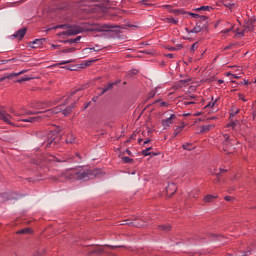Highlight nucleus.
Listing matches in <instances>:
<instances>
[{
  "instance_id": "052dcab7",
  "label": "nucleus",
  "mask_w": 256,
  "mask_h": 256,
  "mask_svg": "<svg viewBox=\"0 0 256 256\" xmlns=\"http://www.w3.org/2000/svg\"><path fill=\"white\" fill-rule=\"evenodd\" d=\"M231 31V29H226L224 31H222V33H229Z\"/></svg>"
},
{
  "instance_id": "7ed1b4c3",
  "label": "nucleus",
  "mask_w": 256,
  "mask_h": 256,
  "mask_svg": "<svg viewBox=\"0 0 256 256\" xmlns=\"http://www.w3.org/2000/svg\"><path fill=\"white\" fill-rule=\"evenodd\" d=\"M223 139H224V147L223 151L226 153H233V149H235V146L237 144V141L234 139H231V136L229 134H223Z\"/></svg>"
},
{
  "instance_id": "3c124183",
  "label": "nucleus",
  "mask_w": 256,
  "mask_h": 256,
  "mask_svg": "<svg viewBox=\"0 0 256 256\" xmlns=\"http://www.w3.org/2000/svg\"><path fill=\"white\" fill-rule=\"evenodd\" d=\"M59 47H60L59 45H55V44L51 45V49H59Z\"/></svg>"
},
{
  "instance_id": "58836bf2",
  "label": "nucleus",
  "mask_w": 256,
  "mask_h": 256,
  "mask_svg": "<svg viewBox=\"0 0 256 256\" xmlns=\"http://www.w3.org/2000/svg\"><path fill=\"white\" fill-rule=\"evenodd\" d=\"M182 149H184V151H191V148H189V143L183 144Z\"/></svg>"
},
{
  "instance_id": "f3484780",
  "label": "nucleus",
  "mask_w": 256,
  "mask_h": 256,
  "mask_svg": "<svg viewBox=\"0 0 256 256\" xmlns=\"http://www.w3.org/2000/svg\"><path fill=\"white\" fill-rule=\"evenodd\" d=\"M151 149H153V148L148 147V148L142 150V155H144V157H149V155H153L155 157L157 155V153L151 152Z\"/></svg>"
},
{
  "instance_id": "338daca9",
  "label": "nucleus",
  "mask_w": 256,
  "mask_h": 256,
  "mask_svg": "<svg viewBox=\"0 0 256 256\" xmlns=\"http://www.w3.org/2000/svg\"><path fill=\"white\" fill-rule=\"evenodd\" d=\"M238 35H245V32H238Z\"/></svg>"
},
{
  "instance_id": "0e129e2a",
  "label": "nucleus",
  "mask_w": 256,
  "mask_h": 256,
  "mask_svg": "<svg viewBox=\"0 0 256 256\" xmlns=\"http://www.w3.org/2000/svg\"><path fill=\"white\" fill-rule=\"evenodd\" d=\"M163 107H167V102H162Z\"/></svg>"
},
{
  "instance_id": "4be33fe9",
  "label": "nucleus",
  "mask_w": 256,
  "mask_h": 256,
  "mask_svg": "<svg viewBox=\"0 0 256 256\" xmlns=\"http://www.w3.org/2000/svg\"><path fill=\"white\" fill-rule=\"evenodd\" d=\"M109 89H113V83H109L107 86H104L102 88L101 95H103L104 93H107V91H109Z\"/></svg>"
},
{
  "instance_id": "dca6fc26",
  "label": "nucleus",
  "mask_w": 256,
  "mask_h": 256,
  "mask_svg": "<svg viewBox=\"0 0 256 256\" xmlns=\"http://www.w3.org/2000/svg\"><path fill=\"white\" fill-rule=\"evenodd\" d=\"M178 105L179 106H184V107H187L188 105H195V102L194 101H189V100H187V98H185L184 100H182V101H179L178 102Z\"/></svg>"
},
{
  "instance_id": "0eeeda50",
  "label": "nucleus",
  "mask_w": 256,
  "mask_h": 256,
  "mask_svg": "<svg viewBox=\"0 0 256 256\" xmlns=\"http://www.w3.org/2000/svg\"><path fill=\"white\" fill-rule=\"evenodd\" d=\"M27 34V28H21L18 31H16L14 34L10 36L11 39H17V41H21L23 37Z\"/></svg>"
},
{
  "instance_id": "4d7b16f0",
  "label": "nucleus",
  "mask_w": 256,
  "mask_h": 256,
  "mask_svg": "<svg viewBox=\"0 0 256 256\" xmlns=\"http://www.w3.org/2000/svg\"><path fill=\"white\" fill-rule=\"evenodd\" d=\"M218 83H219V85H222V83H225V81H223L222 79H219Z\"/></svg>"
},
{
  "instance_id": "f257e3e1",
  "label": "nucleus",
  "mask_w": 256,
  "mask_h": 256,
  "mask_svg": "<svg viewBox=\"0 0 256 256\" xmlns=\"http://www.w3.org/2000/svg\"><path fill=\"white\" fill-rule=\"evenodd\" d=\"M73 95H75V92H72L70 96H68L64 101V103L61 104L60 106L55 107L53 109L46 110L44 112L43 117H51V115L53 114L57 115V113H62L64 117H67V115H70L73 109H75V103H76V101L73 100Z\"/></svg>"
},
{
  "instance_id": "37998d69",
  "label": "nucleus",
  "mask_w": 256,
  "mask_h": 256,
  "mask_svg": "<svg viewBox=\"0 0 256 256\" xmlns=\"http://www.w3.org/2000/svg\"><path fill=\"white\" fill-rule=\"evenodd\" d=\"M64 43H69L70 45H73V43H75V40L74 39L64 40Z\"/></svg>"
},
{
  "instance_id": "2eb2a0df",
  "label": "nucleus",
  "mask_w": 256,
  "mask_h": 256,
  "mask_svg": "<svg viewBox=\"0 0 256 256\" xmlns=\"http://www.w3.org/2000/svg\"><path fill=\"white\" fill-rule=\"evenodd\" d=\"M53 143H57V141H55V138H53V132H50L48 134V141H47L46 147H51Z\"/></svg>"
},
{
  "instance_id": "e433bc0d",
  "label": "nucleus",
  "mask_w": 256,
  "mask_h": 256,
  "mask_svg": "<svg viewBox=\"0 0 256 256\" xmlns=\"http://www.w3.org/2000/svg\"><path fill=\"white\" fill-rule=\"evenodd\" d=\"M23 73H27V70H22L18 73L11 74L10 77H17L18 75H23Z\"/></svg>"
},
{
  "instance_id": "c03bdc74",
  "label": "nucleus",
  "mask_w": 256,
  "mask_h": 256,
  "mask_svg": "<svg viewBox=\"0 0 256 256\" xmlns=\"http://www.w3.org/2000/svg\"><path fill=\"white\" fill-rule=\"evenodd\" d=\"M198 19H200V21H207V16L199 15Z\"/></svg>"
},
{
  "instance_id": "72a5a7b5",
  "label": "nucleus",
  "mask_w": 256,
  "mask_h": 256,
  "mask_svg": "<svg viewBox=\"0 0 256 256\" xmlns=\"http://www.w3.org/2000/svg\"><path fill=\"white\" fill-rule=\"evenodd\" d=\"M181 131H183V128H182V127L176 128L175 131H174V133H173L174 137H177V135H179V133H180Z\"/></svg>"
},
{
  "instance_id": "6e6d98bb",
  "label": "nucleus",
  "mask_w": 256,
  "mask_h": 256,
  "mask_svg": "<svg viewBox=\"0 0 256 256\" xmlns=\"http://www.w3.org/2000/svg\"><path fill=\"white\" fill-rule=\"evenodd\" d=\"M231 200V196H225V201H230Z\"/></svg>"
},
{
  "instance_id": "c9c22d12",
  "label": "nucleus",
  "mask_w": 256,
  "mask_h": 256,
  "mask_svg": "<svg viewBox=\"0 0 256 256\" xmlns=\"http://www.w3.org/2000/svg\"><path fill=\"white\" fill-rule=\"evenodd\" d=\"M225 171H227V170L220 168L219 172H217V170H214L212 172V175H220V173H225Z\"/></svg>"
},
{
  "instance_id": "f8f14e48",
  "label": "nucleus",
  "mask_w": 256,
  "mask_h": 256,
  "mask_svg": "<svg viewBox=\"0 0 256 256\" xmlns=\"http://www.w3.org/2000/svg\"><path fill=\"white\" fill-rule=\"evenodd\" d=\"M211 129H215V124L203 125L200 128V134L209 133V131H211Z\"/></svg>"
},
{
  "instance_id": "bb28decb",
  "label": "nucleus",
  "mask_w": 256,
  "mask_h": 256,
  "mask_svg": "<svg viewBox=\"0 0 256 256\" xmlns=\"http://www.w3.org/2000/svg\"><path fill=\"white\" fill-rule=\"evenodd\" d=\"M252 117H253V120L255 121V119H256V100L252 106Z\"/></svg>"
},
{
  "instance_id": "69168bd1",
  "label": "nucleus",
  "mask_w": 256,
  "mask_h": 256,
  "mask_svg": "<svg viewBox=\"0 0 256 256\" xmlns=\"http://www.w3.org/2000/svg\"><path fill=\"white\" fill-rule=\"evenodd\" d=\"M194 115H195V117H199V115H201V113H200V112H197V113H195Z\"/></svg>"
},
{
  "instance_id": "5701e85b",
  "label": "nucleus",
  "mask_w": 256,
  "mask_h": 256,
  "mask_svg": "<svg viewBox=\"0 0 256 256\" xmlns=\"http://www.w3.org/2000/svg\"><path fill=\"white\" fill-rule=\"evenodd\" d=\"M115 26H109L108 24H104L101 26L100 31H109V29H114Z\"/></svg>"
},
{
  "instance_id": "c85d7f7f",
  "label": "nucleus",
  "mask_w": 256,
  "mask_h": 256,
  "mask_svg": "<svg viewBox=\"0 0 256 256\" xmlns=\"http://www.w3.org/2000/svg\"><path fill=\"white\" fill-rule=\"evenodd\" d=\"M226 127L235 129V127H237V121L230 122L229 124L226 125Z\"/></svg>"
},
{
  "instance_id": "412c9836",
  "label": "nucleus",
  "mask_w": 256,
  "mask_h": 256,
  "mask_svg": "<svg viewBox=\"0 0 256 256\" xmlns=\"http://www.w3.org/2000/svg\"><path fill=\"white\" fill-rule=\"evenodd\" d=\"M197 49H199V42H195L192 44V46L190 48V53L193 55V53H195V51H197Z\"/></svg>"
},
{
  "instance_id": "473e14b6",
  "label": "nucleus",
  "mask_w": 256,
  "mask_h": 256,
  "mask_svg": "<svg viewBox=\"0 0 256 256\" xmlns=\"http://www.w3.org/2000/svg\"><path fill=\"white\" fill-rule=\"evenodd\" d=\"M174 13H176L177 15H185V13L187 12H185V10L183 9H176L174 10Z\"/></svg>"
},
{
  "instance_id": "49530a36",
  "label": "nucleus",
  "mask_w": 256,
  "mask_h": 256,
  "mask_svg": "<svg viewBox=\"0 0 256 256\" xmlns=\"http://www.w3.org/2000/svg\"><path fill=\"white\" fill-rule=\"evenodd\" d=\"M239 85H249V80H243Z\"/></svg>"
},
{
  "instance_id": "a19ab883",
  "label": "nucleus",
  "mask_w": 256,
  "mask_h": 256,
  "mask_svg": "<svg viewBox=\"0 0 256 256\" xmlns=\"http://www.w3.org/2000/svg\"><path fill=\"white\" fill-rule=\"evenodd\" d=\"M238 97H239V99H240L241 101H243L244 103H247V99L245 98V95L239 94Z\"/></svg>"
},
{
  "instance_id": "1a4fd4ad",
  "label": "nucleus",
  "mask_w": 256,
  "mask_h": 256,
  "mask_svg": "<svg viewBox=\"0 0 256 256\" xmlns=\"http://www.w3.org/2000/svg\"><path fill=\"white\" fill-rule=\"evenodd\" d=\"M251 253H253V248L248 247L246 250H239L238 252L230 254L229 256H249Z\"/></svg>"
},
{
  "instance_id": "2f4dec72",
  "label": "nucleus",
  "mask_w": 256,
  "mask_h": 256,
  "mask_svg": "<svg viewBox=\"0 0 256 256\" xmlns=\"http://www.w3.org/2000/svg\"><path fill=\"white\" fill-rule=\"evenodd\" d=\"M239 111V109L232 110V112L230 113V119H233L235 115L239 114Z\"/></svg>"
},
{
  "instance_id": "79ce46f5",
  "label": "nucleus",
  "mask_w": 256,
  "mask_h": 256,
  "mask_svg": "<svg viewBox=\"0 0 256 256\" xmlns=\"http://www.w3.org/2000/svg\"><path fill=\"white\" fill-rule=\"evenodd\" d=\"M68 63H73V60L61 61V62L59 63V65H67Z\"/></svg>"
},
{
  "instance_id": "603ef678",
  "label": "nucleus",
  "mask_w": 256,
  "mask_h": 256,
  "mask_svg": "<svg viewBox=\"0 0 256 256\" xmlns=\"http://www.w3.org/2000/svg\"><path fill=\"white\" fill-rule=\"evenodd\" d=\"M168 51H177V48H175V47H168Z\"/></svg>"
},
{
  "instance_id": "4468645a",
  "label": "nucleus",
  "mask_w": 256,
  "mask_h": 256,
  "mask_svg": "<svg viewBox=\"0 0 256 256\" xmlns=\"http://www.w3.org/2000/svg\"><path fill=\"white\" fill-rule=\"evenodd\" d=\"M44 42H45V38L35 39L33 41L34 49H37V48L41 47V45H43Z\"/></svg>"
},
{
  "instance_id": "09e8293b",
  "label": "nucleus",
  "mask_w": 256,
  "mask_h": 256,
  "mask_svg": "<svg viewBox=\"0 0 256 256\" xmlns=\"http://www.w3.org/2000/svg\"><path fill=\"white\" fill-rule=\"evenodd\" d=\"M165 57H168L169 59H173V57H175V55L169 53V54H165Z\"/></svg>"
},
{
  "instance_id": "9b49d317",
  "label": "nucleus",
  "mask_w": 256,
  "mask_h": 256,
  "mask_svg": "<svg viewBox=\"0 0 256 256\" xmlns=\"http://www.w3.org/2000/svg\"><path fill=\"white\" fill-rule=\"evenodd\" d=\"M203 26L201 22L196 23L193 29L185 28L186 33H201Z\"/></svg>"
},
{
  "instance_id": "680f3d73",
  "label": "nucleus",
  "mask_w": 256,
  "mask_h": 256,
  "mask_svg": "<svg viewBox=\"0 0 256 256\" xmlns=\"http://www.w3.org/2000/svg\"><path fill=\"white\" fill-rule=\"evenodd\" d=\"M232 77H233L234 79H239V76H237V75H235V74H233Z\"/></svg>"
},
{
  "instance_id": "a18cd8bd",
  "label": "nucleus",
  "mask_w": 256,
  "mask_h": 256,
  "mask_svg": "<svg viewBox=\"0 0 256 256\" xmlns=\"http://www.w3.org/2000/svg\"><path fill=\"white\" fill-rule=\"evenodd\" d=\"M51 29H63V25H56L53 28H49L48 31H51Z\"/></svg>"
},
{
  "instance_id": "cd10ccee",
  "label": "nucleus",
  "mask_w": 256,
  "mask_h": 256,
  "mask_svg": "<svg viewBox=\"0 0 256 256\" xmlns=\"http://www.w3.org/2000/svg\"><path fill=\"white\" fill-rule=\"evenodd\" d=\"M27 233H31V229L25 228V229H22V230H19V231H18V234H19V235H25V234H27Z\"/></svg>"
},
{
  "instance_id": "b1692460",
  "label": "nucleus",
  "mask_w": 256,
  "mask_h": 256,
  "mask_svg": "<svg viewBox=\"0 0 256 256\" xmlns=\"http://www.w3.org/2000/svg\"><path fill=\"white\" fill-rule=\"evenodd\" d=\"M167 23H171V25H177V23H179V20L175 19V18H167L166 19Z\"/></svg>"
},
{
  "instance_id": "aec40b11",
  "label": "nucleus",
  "mask_w": 256,
  "mask_h": 256,
  "mask_svg": "<svg viewBox=\"0 0 256 256\" xmlns=\"http://www.w3.org/2000/svg\"><path fill=\"white\" fill-rule=\"evenodd\" d=\"M214 199H217V196H215V195H206L204 197L205 203H211Z\"/></svg>"
},
{
  "instance_id": "a211bd4d",
  "label": "nucleus",
  "mask_w": 256,
  "mask_h": 256,
  "mask_svg": "<svg viewBox=\"0 0 256 256\" xmlns=\"http://www.w3.org/2000/svg\"><path fill=\"white\" fill-rule=\"evenodd\" d=\"M217 101H219V98H211V102H209L206 106H205V109H213V107L215 106V105H217Z\"/></svg>"
},
{
  "instance_id": "bf43d9fd",
  "label": "nucleus",
  "mask_w": 256,
  "mask_h": 256,
  "mask_svg": "<svg viewBox=\"0 0 256 256\" xmlns=\"http://www.w3.org/2000/svg\"><path fill=\"white\" fill-rule=\"evenodd\" d=\"M150 142H151V140L147 139V140L144 141V145H147V143H150Z\"/></svg>"
},
{
  "instance_id": "5fc2aeb1",
  "label": "nucleus",
  "mask_w": 256,
  "mask_h": 256,
  "mask_svg": "<svg viewBox=\"0 0 256 256\" xmlns=\"http://www.w3.org/2000/svg\"><path fill=\"white\" fill-rule=\"evenodd\" d=\"M149 97H150V98H151V97H155V92H153V91L150 92V93H149Z\"/></svg>"
},
{
  "instance_id": "de8ad7c7",
  "label": "nucleus",
  "mask_w": 256,
  "mask_h": 256,
  "mask_svg": "<svg viewBox=\"0 0 256 256\" xmlns=\"http://www.w3.org/2000/svg\"><path fill=\"white\" fill-rule=\"evenodd\" d=\"M81 41V36L74 38V43H79Z\"/></svg>"
},
{
  "instance_id": "f03ea898",
  "label": "nucleus",
  "mask_w": 256,
  "mask_h": 256,
  "mask_svg": "<svg viewBox=\"0 0 256 256\" xmlns=\"http://www.w3.org/2000/svg\"><path fill=\"white\" fill-rule=\"evenodd\" d=\"M92 175L91 170L83 167L70 169L66 172L67 179H75L76 181H87Z\"/></svg>"
},
{
  "instance_id": "c756f323",
  "label": "nucleus",
  "mask_w": 256,
  "mask_h": 256,
  "mask_svg": "<svg viewBox=\"0 0 256 256\" xmlns=\"http://www.w3.org/2000/svg\"><path fill=\"white\" fill-rule=\"evenodd\" d=\"M122 161L124 163H131L133 161V158H130L129 156L122 157Z\"/></svg>"
},
{
  "instance_id": "423d86ee",
  "label": "nucleus",
  "mask_w": 256,
  "mask_h": 256,
  "mask_svg": "<svg viewBox=\"0 0 256 256\" xmlns=\"http://www.w3.org/2000/svg\"><path fill=\"white\" fill-rule=\"evenodd\" d=\"M83 158L81 157V154L75 153V155H70L66 160H57L59 163H65L67 161L68 163H81Z\"/></svg>"
},
{
  "instance_id": "774afa93",
  "label": "nucleus",
  "mask_w": 256,
  "mask_h": 256,
  "mask_svg": "<svg viewBox=\"0 0 256 256\" xmlns=\"http://www.w3.org/2000/svg\"><path fill=\"white\" fill-rule=\"evenodd\" d=\"M230 75L233 76V74H231V72H228L227 77H230Z\"/></svg>"
},
{
  "instance_id": "6ab92c4d",
  "label": "nucleus",
  "mask_w": 256,
  "mask_h": 256,
  "mask_svg": "<svg viewBox=\"0 0 256 256\" xmlns=\"http://www.w3.org/2000/svg\"><path fill=\"white\" fill-rule=\"evenodd\" d=\"M189 198H190V199H199V190H193V191L189 194Z\"/></svg>"
},
{
  "instance_id": "ea45409f",
  "label": "nucleus",
  "mask_w": 256,
  "mask_h": 256,
  "mask_svg": "<svg viewBox=\"0 0 256 256\" xmlns=\"http://www.w3.org/2000/svg\"><path fill=\"white\" fill-rule=\"evenodd\" d=\"M188 15H190L194 19H199V14H197V13L189 12Z\"/></svg>"
},
{
  "instance_id": "13d9d810",
  "label": "nucleus",
  "mask_w": 256,
  "mask_h": 256,
  "mask_svg": "<svg viewBox=\"0 0 256 256\" xmlns=\"http://www.w3.org/2000/svg\"><path fill=\"white\" fill-rule=\"evenodd\" d=\"M131 73H133V75L137 74V70H133L131 72H129V75H131Z\"/></svg>"
},
{
  "instance_id": "9d476101",
  "label": "nucleus",
  "mask_w": 256,
  "mask_h": 256,
  "mask_svg": "<svg viewBox=\"0 0 256 256\" xmlns=\"http://www.w3.org/2000/svg\"><path fill=\"white\" fill-rule=\"evenodd\" d=\"M177 192V185L173 182L168 183L167 187H166V193L167 195H175V193Z\"/></svg>"
},
{
  "instance_id": "e2e57ef3",
  "label": "nucleus",
  "mask_w": 256,
  "mask_h": 256,
  "mask_svg": "<svg viewBox=\"0 0 256 256\" xmlns=\"http://www.w3.org/2000/svg\"><path fill=\"white\" fill-rule=\"evenodd\" d=\"M194 11H197V12L201 11V7L195 8Z\"/></svg>"
},
{
  "instance_id": "ddd939ff",
  "label": "nucleus",
  "mask_w": 256,
  "mask_h": 256,
  "mask_svg": "<svg viewBox=\"0 0 256 256\" xmlns=\"http://www.w3.org/2000/svg\"><path fill=\"white\" fill-rule=\"evenodd\" d=\"M41 119V116H36V117H30L27 119H21L20 121H22L23 123H37V121H39Z\"/></svg>"
},
{
  "instance_id": "39448f33",
  "label": "nucleus",
  "mask_w": 256,
  "mask_h": 256,
  "mask_svg": "<svg viewBox=\"0 0 256 256\" xmlns=\"http://www.w3.org/2000/svg\"><path fill=\"white\" fill-rule=\"evenodd\" d=\"M10 113L14 117H23V115H39L41 112H35V111H27L25 109H21L20 111H16L13 108H10Z\"/></svg>"
},
{
  "instance_id": "864d4df0",
  "label": "nucleus",
  "mask_w": 256,
  "mask_h": 256,
  "mask_svg": "<svg viewBox=\"0 0 256 256\" xmlns=\"http://www.w3.org/2000/svg\"><path fill=\"white\" fill-rule=\"evenodd\" d=\"M225 7H228L229 9H231L233 7V4L228 3V4L225 5Z\"/></svg>"
},
{
  "instance_id": "393cba45",
  "label": "nucleus",
  "mask_w": 256,
  "mask_h": 256,
  "mask_svg": "<svg viewBox=\"0 0 256 256\" xmlns=\"http://www.w3.org/2000/svg\"><path fill=\"white\" fill-rule=\"evenodd\" d=\"M159 230L160 231H170L171 230V226H169V225H160L159 226Z\"/></svg>"
},
{
  "instance_id": "6e6552de",
  "label": "nucleus",
  "mask_w": 256,
  "mask_h": 256,
  "mask_svg": "<svg viewBox=\"0 0 256 256\" xmlns=\"http://www.w3.org/2000/svg\"><path fill=\"white\" fill-rule=\"evenodd\" d=\"M174 119H177V116L175 114H172L169 118L162 120V127H164V129H167V127H171V125H173Z\"/></svg>"
},
{
  "instance_id": "8fccbe9b",
  "label": "nucleus",
  "mask_w": 256,
  "mask_h": 256,
  "mask_svg": "<svg viewBox=\"0 0 256 256\" xmlns=\"http://www.w3.org/2000/svg\"><path fill=\"white\" fill-rule=\"evenodd\" d=\"M77 33H79V32H73L72 30L68 31V35H77Z\"/></svg>"
},
{
  "instance_id": "7c9ffc66",
  "label": "nucleus",
  "mask_w": 256,
  "mask_h": 256,
  "mask_svg": "<svg viewBox=\"0 0 256 256\" xmlns=\"http://www.w3.org/2000/svg\"><path fill=\"white\" fill-rule=\"evenodd\" d=\"M25 81H31V78L23 77V78H20V79L16 80V83H23Z\"/></svg>"
},
{
  "instance_id": "4c0bfd02",
  "label": "nucleus",
  "mask_w": 256,
  "mask_h": 256,
  "mask_svg": "<svg viewBox=\"0 0 256 256\" xmlns=\"http://www.w3.org/2000/svg\"><path fill=\"white\" fill-rule=\"evenodd\" d=\"M201 11H211L213 9V7L210 6H201L200 7Z\"/></svg>"
},
{
  "instance_id": "f704fd0d",
  "label": "nucleus",
  "mask_w": 256,
  "mask_h": 256,
  "mask_svg": "<svg viewBox=\"0 0 256 256\" xmlns=\"http://www.w3.org/2000/svg\"><path fill=\"white\" fill-rule=\"evenodd\" d=\"M71 138H69V136L66 138V143H75V137H73V135H70Z\"/></svg>"
},
{
  "instance_id": "20e7f679",
  "label": "nucleus",
  "mask_w": 256,
  "mask_h": 256,
  "mask_svg": "<svg viewBox=\"0 0 256 256\" xmlns=\"http://www.w3.org/2000/svg\"><path fill=\"white\" fill-rule=\"evenodd\" d=\"M0 121H3L7 125L15 126V123H13L14 118L7 112V108L3 106H0Z\"/></svg>"
},
{
  "instance_id": "a878e982",
  "label": "nucleus",
  "mask_w": 256,
  "mask_h": 256,
  "mask_svg": "<svg viewBox=\"0 0 256 256\" xmlns=\"http://www.w3.org/2000/svg\"><path fill=\"white\" fill-rule=\"evenodd\" d=\"M75 51H77V49L72 47L62 50L61 53H75Z\"/></svg>"
}]
</instances>
